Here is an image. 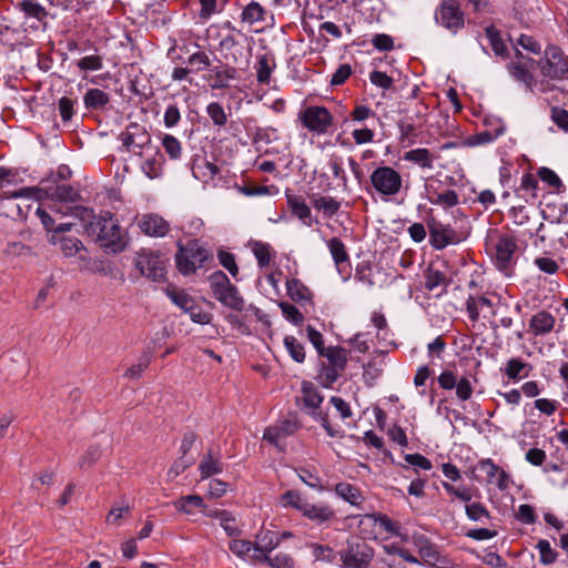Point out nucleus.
<instances>
[{"label":"nucleus","mask_w":568,"mask_h":568,"mask_svg":"<svg viewBox=\"0 0 568 568\" xmlns=\"http://www.w3.org/2000/svg\"><path fill=\"white\" fill-rule=\"evenodd\" d=\"M425 283L424 286L427 291L433 292L439 287H442L440 292L437 293V296H442L447 293V287L450 284V280L445 275L444 272L429 265L425 271Z\"/></svg>","instance_id":"obj_25"},{"label":"nucleus","mask_w":568,"mask_h":568,"mask_svg":"<svg viewBox=\"0 0 568 568\" xmlns=\"http://www.w3.org/2000/svg\"><path fill=\"white\" fill-rule=\"evenodd\" d=\"M310 416L318 422L321 424V426L325 429L326 434L329 436V437H333V438H344L345 436V432L337 427H333L329 423V419H328V414L326 412H317V409L315 410H312L308 413Z\"/></svg>","instance_id":"obj_43"},{"label":"nucleus","mask_w":568,"mask_h":568,"mask_svg":"<svg viewBox=\"0 0 568 568\" xmlns=\"http://www.w3.org/2000/svg\"><path fill=\"white\" fill-rule=\"evenodd\" d=\"M173 506L178 511L191 515L192 508H199L204 510L206 505L204 504L203 498L200 495H186L180 497L178 500L173 501Z\"/></svg>","instance_id":"obj_35"},{"label":"nucleus","mask_w":568,"mask_h":568,"mask_svg":"<svg viewBox=\"0 0 568 568\" xmlns=\"http://www.w3.org/2000/svg\"><path fill=\"white\" fill-rule=\"evenodd\" d=\"M286 290L287 295L296 303L304 304L312 302V292L298 278L287 280Z\"/></svg>","instance_id":"obj_27"},{"label":"nucleus","mask_w":568,"mask_h":568,"mask_svg":"<svg viewBox=\"0 0 568 568\" xmlns=\"http://www.w3.org/2000/svg\"><path fill=\"white\" fill-rule=\"evenodd\" d=\"M280 545V538L277 537L276 532L272 530H267L263 534H258L255 536L254 541V552L251 556V560L253 562L258 564V558H261V555L270 556L272 555L273 550Z\"/></svg>","instance_id":"obj_20"},{"label":"nucleus","mask_w":568,"mask_h":568,"mask_svg":"<svg viewBox=\"0 0 568 568\" xmlns=\"http://www.w3.org/2000/svg\"><path fill=\"white\" fill-rule=\"evenodd\" d=\"M374 191L384 200L396 196L403 187V179L398 171L388 165L377 166L369 175Z\"/></svg>","instance_id":"obj_6"},{"label":"nucleus","mask_w":568,"mask_h":568,"mask_svg":"<svg viewBox=\"0 0 568 568\" xmlns=\"http://www.w3.org/2000/svg\"><path fill=\"white\" fill-rule=\"evenodd\" d=\"M162 146L171 160L175 161L181 159L182 144L175 136L171 134H164L162 136Z\"/></svg>","instance_id":"obj_54"},{"label":"nucleus","mask_w":568,"mask_h":568,"mask_svg":"<svg viewBox=\"0 0 568 568\" xmlns=\"http://www.w3.org/2000/svg\"><path fill=\"white\" fill-rule=\"evenodd\" d=\"M77 65L81 71H99L103 68L102 57L97 54L83 57Z\"/></svg>","instance_id":"obj_64"},{"label":"nucleus","mask_w":568,"mask_h":568,"mask_svg":"<svg viewBox=\"0 0 568 568\" xmlns=\"http://www.w3.org/2000/svg\"><path fill=\"white\" fill-rule=\"evenodd\" d=\"M101 457V448L99 446H90L79 459L81 469L93 466Z\"/></svg>","instance_id":"obj_63"},{"label":"nucleus","mask_w":568,"mask_h":568,"mask_svg":"<svg viewBox=\"0 0 568 568\" xmlns=\"http://www.w3.org/2000/svg\"><path fill=\"white\" fill-rule=\"evenodd\" d=\"M327 247L338 274L342 276L344 282L347 281L351 277L352 266L345 244L339 237L335 236L327 242Z\"/></svg>","instance_id":"obj_16"},{"label":"nucleus","mask_w":568,"mask_h":568,"mask_svg":"<svg viewBox=\"0 0 568 568\" xmlns=\"http://www.w3.org/2000/svg\"><path fill=\"white\" fill-rule=\"evenodd\" d=\"M149 153L150 155L142 163L141 169L149 179H156L161 175L162 172V165L160 161L162 156L158 146L151 149Z\"/></svg>","instance_id":"obj_32"},{"label":"nucleus","mask_w":568,"mask_h":568,"mask_svg":"<svg viewBox=\"0 0 568 568\" xmlns=\"http://www.w3.org/2000/svg\"><path fill=\"white\" fill-rule=\"evenodd\" d=\"M176 245L175 264L184 276L195 274L199 268L210 267L214 261L213 253L200 240H190L185 244L179 241Z\"/></svg>","instance_id":"obj_2"},{"label":"nucleus","mask_w":568,"mask_h":568,"mask_svg":"<svg viewBox=\"0 0 568 568\" xmlns=\"http://www.w3.org/2000/svg\"><path fill=\"white\" fill-rule=\"evenodd\" d=\"M300 511L317 525L332 521L335 518L334 509L326 504H311L307 501L300 506Z\"/></svg>","instance_id":"obj_21"},{"label":"nucleus","mask_w":568,"mask_h":568,"mask_svg":"<svg viewBox=\"0 0 568 568\" xmlns=\"http://www.w3.org/2000/svg\"><path fill=\"white\" fill-rule=\"evenodd\" d=\"M272 247L267 243L254 242L252 245V252L257 261L260 267H266L270 265L272 260L271 254Z\"/></svg>","instance_id":"obj_52"},{"label":"nucleus","mask_w":568,"mask_h":568,"mask_svg":"<svg viewBox=\"0 0 568 568\" xmlns=\"http://www.w3.org/2000/svg\"><path fill=\"white\" fill-rule=\"evenodd\" d=\"M229 548L235 556L244 559L251 550H254V542L234 538L230 541Z\"/></svg>","instance_id":"obj_58"},{"label":"nucleus","mask_w":568,"mask_h":568,"mask_svg":"<svg viewBox=\"0 0 568 568\" xmlns=\"http://www.w3.org/2000/svg\"><path fill=\"white\" fill-rule=\"evenodd\" d=\"M438 385L444 390H452L456 388V396L458 400L466 402L471 398L474 386L469 376H460L450 371H443L437 377Z\"/></svg>","instance_id":"obj_11"},{"label":"nucleus","mask_w":568,"mask_h":568,"mask_svg":"<svg viewBox=\"0 0 568 568\" xmlns=\"http://www.w3.org/2000/svg\"><path fill=\"white\" fill-rule=\"evenodd\" d=\"M286 200L292 214L302 221L311 216V209L301 195L286 194Z\"/></svg>","instance_id":"obj_42"},{"label":"nucleus","mask_w":568,"mask_h":568,"mask_svg":"<svg viewBox=\"0 0 568 568\" xmlns=\"http://www.w3.org/2000/svg\"><path fill=\"white\" fill-rule=\"evenodd\" d=\"M60 244L65 256H74L77 253L85 250L82 241L72 236H62Z\"/></svg>","instance_id":"obj_57"},{"label":"nucleus","mask_w":568,"mask_h":568,"mask_svg":"<svg viewBox=\"0 0 568 568\" xmlns=\"http://www.w3.org/2000/svg\"><path fill=\"white\" fill-rule=\"evenodd\" d=\"M302 394L305 407L312 410L320 408L324 398L311 382L302 383Z\"/></svg>","instance_id":"obj_41"},{"label":"nucleus","mask_w":568,"mask_h":568,"mask_svg":"<svg viewBox=\"0 0 568 568\" xmlns=\"http://www.w3.org/2000/svg\"><path fill=\"white\" fill-rule=\"evenodd\" d=\"M428 201L434 205L450 209L459 203V196L455 190H446L444 193L429 191Z\"/></svg>","instance_id":"obj_39"},{"label":"nucleus","mask_w":568,"mask_h":568,"mask_svg":"<svg viewBox=\"0 0 568 568\" xmlns=\"http://www.w3.org/2000/svg\"><path fill=\"white\" fill-rule=\"evenodd\" d=\"M219 263L230 272L233 277H236L239 274V266L235 261V255L233 253L226 252L224 250H219L217 252Z\"/></svg>","instance_id":"obj_59"},{"label":"nucleus","mask_w":568,"mask_h":568,"mask_svg":"<svg viewBox=\"0 0 568 568\" xmlns=\"http://www.w3.org/2000/svg\"><path fill=\"white\" fill-rule=\"evenodd\" d=\"M206 114L215 126L222 128L227 122V114L223 105L219 102H211L206 106Z\"/></svg>","instance_id":"obj_55"},{"label":"nucleus","mask_w":568,"mask_h":568,"mask_svg":"<svg viewBox=\"0 0 568 568\" xmlns=\"http://www.w3.org/2000/svg\"><path fill=\"white\" fill-rule=\"evenodd\" d=\"M307 547L312 551L315 561L325 564H337L339 552L335 551L331 546L318 542H311Z\"/></svg>","instance_id":"obj_31"},{"label":"nucleus","mask_w":568,"mask_h":568,"mask_svg":"<svg viewBox=\"0 0 568 568\" xmlns=\"http://www.w3.org/2000/svg\"><path fill=\"white\" fill-rule=\"evenodd\" d=\"M528 366L529 364L521 358L513 357L507 361L504 368H500V372L506 375L508 379L517 382L528 375L527 373L521 375V372Z\"/></svg>","instance_id":"obj_40"},{"label":"nucleus","mask_w":568,"mask_h":568,"mask_svg":"<svg viewBox=\"0 0 568 568\" xmlns=\"http://www.w3.org/2000/svg\"><path fill=\"white\" fill-rule=\"evenodd\" d=\"M429 230V243L435 250H444L450 244L458 243L456 231L449 224H444L435 219L427 222Z\"/></svg>","instance_id":"obj_14"},{"label":"nucleus","mask_w":568,"mask_h":568,"mask_svg":"<svg viewBox=\"0 0 568 568\" xmlns=\"http://www.w3.org/2000/svg\"><path fill=\"white\" fill-rule=\"evenodd\" d=\"M122 145L128 152L143 156L148 154L155 145L152 144L151 134L146 129L138 123H131L124 132L120 134Z\"/></svg>","instance_id":"obj_8"},{"label":"nucleus","mask_w":568,"mask_h":568,"mask_svg":"<svg viewBox=\"0 0 568 568\" xmlns=\"http://www.w3.org/2000/svg\"><path fill=\"white\" fill-rule=\"evenodd\" d=\"M334 491L341 499L345 500L349 505L359 509L363 508L365 497L357 486L347 481H342L335 485Z\"/></svg>","instance_id":"obj_24"},{"label":"nucleus","mask_w":568,"mask_h":568,"mask_svg":"<svg viewBox=\"0 0 568 568\" xmlns=\"http://www.w3.org/2000/svg\"><path fill=\"white\" fill-rule=\"evenodd\" d=\"M504 132H505V125L504 124H499L493 131L485 130V131H480V132H477L474 135L468 136L465 143L468 146H476V145H480V144H488V143L494 142L500 135H503Z\"/></svg>","instance_id":"obj_33"},{"label":"nucleus","mask_w":568,"mask_h":568,"mask_svg":"<svg viewBox=\"0 0 568 568\" xmlns=\"http://www.w3.org/2000/svg\"><path fill=\"white\" fill-rule=\"evenodd\" d=\"M301 428V423L295 413H290L280 418L274 425L265 428L263 439L275 447H280L282 439L294 435Z\"/></svg>","instance_id":"obj_10"},{"label":"nucleus","mask_w":568,"mask_h":568,"mask_svg":"<svg viewBox=\"0 0 568 568\" xmlns=\"http://www.w3.org/2000/svg\"><path fill=\"white\" fill-rule=\"evenodd\" d=\"M72 215L85 223L84 230L93 236L95 243L105 254H120L129 245L128 233L120 226L118 217L110 211H101L98 215L92 209L74 206Z\"/></svg>","instance_id":"obj_1"},{"label":"nucleus","mask_w":568,"mask_h":568,"mask_svg":"<svg viewBox=\"0 0 568 568\" xmlns=\"http://www.w3.org/2000/svg\"><path fill=\"white\" fill-rule=\"evenodd\" d=\"M542 77L550 80H562L568 74V55L555 44H548L544 58L538 61Z\"/></svg>","instance_id":"obj_7"},{"label":"nucleus","mask_w":568,"mask_h":568,"mask_svg":"<svg viewBox=\"0 0 568 568\" xmlns=\"http://www.w3.org/2000/svg\"><path fill=\"white\" fill-rule=\"evenodd\" d=\"M300 120L310 132L323 135L329 131L334 118L327 108L311 105L300 113Z\"/></svg>","instance_id":"obj_9"},{"label":"nucleus","mask_w":568,"mask_h":568,"mask_svg":"<svg viewBox=\"0 0 568 568\" xmlns=\"http://www.w3.org/2000/svg\"><path fill=\"white\" fill-rule=\"evenodd\" d=\"M192 45L197 50L190 53L185 61L191 71L193 73H199L210 70L212 67V59L210 58V54L206 51L201 50V45L197 42L192 43Z\"/></svg>","instance_id":"obj_26"},{"label":"nucleus","mask_w":568,"mask_h":568,"mask_svg":"<svg viewBox=\"0 0 568 568\" xmlns=\"http://www.w3.org/2000/svg\"><path fill=\"white\" fill-rule=\"evenodd\" d=\"M378 525L385 532L390 535L399 534V525L382 513L365 514L359 519V527Z\"/></svg>","instance_id":"obj_23"},{"label":"nucleus","mask_w":568,"mask_h":568,"mask_svg":"<svg viewBox=\"0 0 568 568\" xmlns=\"http://www.w3.org/2000/svg\"><path fill=\"white\" fill-rule=\"evenodd\" d=\"M465 511L467 518L473 521L485 523L491 518L489 510L479 501L466 504Z\"/></svg>","instance_id":"obj_47"},{"label":"nucleus","mask_w":568,"mask_h":568,"mask_svg":"<svg viewBox=\"0 0 568 568\" xmlns=\"http://www.w3.org/2000/svg\"><path fill=\"white\" fill-rule=\"evenodd\" d=\"M166 295L174 305L186 312L194 303V298L183 290L166 288Z\"/></svg>","instance_id":"obj_49"},{"label":"nucleus","mask_w":568,"mask_h":568,"mask_svg":"<svg viewBox=\"0 0 568 568\" xmlns=\"http://www.w3.org/2000/svg\"><path fill=\"white\" fill-rule=\"evenodd\" d=\"M220 63L217 65L211 67L210 69V78L211 81L210 87L213 90H222L230 87V82L235 80L237 77V71L234 67L229 63Z\"/></svg>","instance_id":"obj_18"},{"label":"nucleus","mask_w":568,"mask_h":568,"mask_svg":"<svg viewBox=\"0 0 568 568\" xmlns=\"http://www.w3.org/2000/svg\"><path fill=\"white\" fill-rule=\"evenodd\" d=\"M278 306L287 321L292 322L295 325H300L304 322L303 314L293 304L288 302H281Z\"/></svg>","instance_id":"obj_61"},{"label":"nucleus","mask_w":568,"mask_h":568,"mask_svg":"<svg viewBox=\"0 0 568 568\" xmlns=\"http://www.w3.org/2000/svg\"><path fill=\"white\" fill-rule=\"evenodd\" d=\"M485 33L494 53L497 57L507 59L509 57V52L504 40L500 37V31L496 29L494 26H489L485 29Z\"/></svg>","instance_id":"obj_38"},{"label":"nucleus","mask_w":568,"mask_h":568,"mask_svg":"<svg viewBox=\"0 0 568 568\" xmlns=\"http://www.w3.org/2000/svg\"><path fill=\"white\" fill-rule=\"evenodd\" d=\"M51 196L61 202H77L80 199L78 191L69 184L54 186Z\"/></svg>","instance_id":"obj_56"},{"label":"nucleus","mask_w":568,"mask_h":568,"mask_svg":"<svg viewBox=\"0 0 568 568\" xmlns=\"http://www.w3.org/2000/svg\"><path fill=\"white\" fill-rule=\"evenodd\" d=\"M272 73V68L268 63L266 55H261L256 63V79L261 84H268Z\"/></svg>","instance_id":"obj_62"},{"label":"nucleus","mask_w":568,"mask_h":568,"mask_svg":"<svg viewBox=\"0 0 568 568\" xmlns=\"http://www.w3.org/2000/svg\"><path fill=\"white\" fill-rule=\"evenodd\" d=\"M320 356L327 359V364L339 372H344L347 365V351L341 346H329Z\"/></svg>","instance_id":"obj_30"},{"label":"nucleus","mask_w":568,"mask_h":568,"mask_svg":"<svg viewBox=\"0 0 568 568\" xmlns=\"http://www.w3.org/2000/svg\"><path fill=\"white\" fill-rule=\"evenodd\" d=\"M201 479H206L213 475L221 474L223 471V464L213 457L212 449H209L206 456L202 459L199 465Z\"/></svg>","instance_id":"obj_37"},{"label":"nucleus","mask_w":568,"mask_h":568,"mask_svg":"<svg viewBox=\"0 0 568 568\" xmlns=\"http://www.w3.org/2000/svg\"><path fill=\"white\" fill-rule=\"evenodd\" d=\"M264 8L258 2L252 1L246 7H244L241 13V20L242 22L253 24L256 22L264 21Z\"/></svg>","instance_id":"obj_44"},{"label":"nucleus","mask_w":568,"mask_h":568,"mask_svg":"<svg viewBox=\"0 0 568 568\" xmlns=\"http://www.w3.org/2000/svg\"><path fill=\"white\" fill-rule=\"evenodd\" d=\"M342 375V372L335 369V367L328 365L325 362H321V368L316 376V381L325 388H329Z\"/></svg>","instance_id":"obj_46"},{"label":"nucleus","mask_w":568,"mask_h":568,"mask_svg":"<svg viewBox=\"0 0 568 568\" xmlns=\"http://www.w3.org/2000/svg\"><path fill=\"white\" fill-rule=\"evenodd\" d=\"M487 245H490L491 260L496 268L504 275L511 276L517 264L518 245L515 236L494 230L488 235Z\"/></svg>","instance_id":"obj_3"},{"label":"nucleus","mask_w":568,"mask_h":568,"mask_svg":"<svg viewBox=\"0 0 568 568\" xmlns=\"http://www.w3.org/2000/svg\"><path fill=\"white\" fill-rule=\"evenodd\" d=\"M536 549L539 551V562L542 566H550L558 559V551L551 547L549 540L539 539Z\"/></svg>","instance_id":"obj_45"},{"label":"nucleus","mask_w":568,"mask_h":568,"mask_svg":"<svg viewBox=\"0 0 568 568\" xmlns=\"http://www.w3.org/2000/svg\"><path fill=\"white\" fill-rule=\"evenodd\" d=\"M374 558V549L358 536L346 540V548L339 552L341 566L346 568H368Z\"/></svg>","instance_id":"obj_5"},{"label":"nucleus","mask_w":568,"mask_h":568,"mask_svg":"<svg viewBox=\"0 0 568 568\" xmlns=\"http://www.w3.org/2000/svg\"><path fill=\"white\" fill-rule=\"evenodd\" d=\"M412 541L417 548L420 559L425 565L436 567L444 562L437 545H435L426 535L414 534Z\"/></svg>","instance_id":"obj_17"},{"label":"nucleus","mask_w":568,"mask_h":568,"mask_svg":"<svg viewBox=\"0 0 568 568\" xmlns=\"http://www.w3.org/2000/svg\"><path fill=\"white\" fill-rule=\"evenodd\" d=\"M83 103L88 110H102L110 103V95L101 89H89L83 95Z\"/></svg>","instance_id":"obj_28"},{"label":"nucleus","mask_w":568,"mask_h":568,"mask_svg":"<svg viewBox=\"0 0 568 568\" xmlns=\"http://www.w3.org/2000/svg\"><path fill=\"white\" fill-rule=\"evenodd\" d=\"M152 361V352L145 351L142 353V355L139 357V361L136 364L131 365L124 376L131 379H138L142 376V373L150 366Z\"/></svg>","instance_id":"obj_48"},{"label":"nucleus","mask_w":568,"mask_h":568,"mask_svg":"<svg viewBox=\"0 0 568 568\" xmlns=\"http://www.w3.org/2000/svg\"><path fill=\"white\" fill-rule=\"evenodd\" d=\"M555 324V316L550 312L541 310L529 320V332L534 336H545L554 331Z\"/></svg>","instance_id":"obj_22"},{"label":"nucleus","mask_w":568,"mask_h":568,"mask_svg":"<svg viewBox=\"0 0 568 568\" xmlns=\"http://www.w3.org/2000/svg\"><path fill=\"white\" fill-rule=\"evenodd\" d=\"M284 345L290 356L296 363H303L305 361V349L303 344L294 336H285Z\"/></svg>","instance_id":"obj_51"},{"label":"nucleus","mask_w":568,"mask_h":568,"mask_svg":"<svg viewBox=\"0 0 568 568\" xmlns=\"http://www.w3.org/2000/svg\"><path fill=\"white\" fill-rule=\"evenodd\" d=\"M313 205L328 217L335 215L341 207V203L332 196H320L314 200Z\"/></svg>","instance_id":"obj_50"},{"label":"nucleus","mask_w":568,"mask_h":568,"mask_svg":"<svg viewBox=\"0 0 568 568\" xmlns=\"http://www.w3.org/2000/svg\"><path fill=\"white\" fill-rule=\"evenodd\" d=\"M135 267L153 282L160 283L166 280L165 262L160 254L152 252L139 254L135 258Z\"/></svg>","instance_id":"obj_12"},{"label":"nucleus","mask_w":568,"mask_h":568,"mask_svg":"<svg viewBox=\"0 0 568 568\" xmlns=\"http://www.w3.org/2000/svg\"><path fill=\"white\" fill-rule=\"evenodd\" d=\"M139 229L149 236L163 237L170 230V224L158 214H145L138 222Z\"/></svg>","instance_id":"obj_19"},{"label":"nucleus","mask_w":568,"mask_h":568,"mask_svg":"<svg viewBox=\"0 0 568 568\" xmlns=\"http://www.w3.org/2000/svg\"><path fill=\"white\" fill-rule=\"evenodd\" d=\"M436 21L453 33L464 27V12L456 0H444L436 11Z\"/></svg>","instance_id":"obj_13"},{"label":"nucleus","mask_w":568,"mask_h":568,"mask_svg":"<svg viewBox=\"0 0 568 568\" xmlns=\"http://www.w3.org/2000/svg\"><path fill=\"white\" fill-rule=\"evenodd\" d=\"M258 558V564H264L270 568H295L294 558L286 552H277L275 555Z\"/></svg>","instance_id":"obj_36"},{"label":"nucleus","mask_w":568,"mask_h":568,"mask_svg":"<svg viewBox=\"0 0 568 568\" xmlns=\"http://www.w3.org/2000/svg\"><path fill=\"white\" fill-rule=\"evenodd\" d=\"M18 8L27 18H33L39 22L47 19L49 12L38 0H22Z\"/></svg>","instance_id":"obj_34"},{"label":"nucleus","mask_w":568,"mask_h":568,"mask_svg":"<svg viewBox=\"0 0 568 568\" xmlns=\"http://www.w3.org/2000/svg\"><path fill=\"white\" fill-rule=\"evenodd\" d=\"M536 63L538 64L534 59L513 60L506 69L515 81L523 83L526 90L532 92L537 83L532 73Z\"/></svg>","instance_id":"obj_15"},{"label":"nucleus","mask_w":568,"mask_h":568,"mask_svg":"<svg viewBox=\"0 0 568 568\" xmlns=\"http://www.w3.org/2000/svg\"><path fill=\"white\" fill-rule=\"evenodd\" d=\"M403 159L420 166L422 169H433L435 155L428 149L418 148L406 152Z\"/></svg>","instance_id":"obj_29"},{"label":"nucleus","mask_w":568,"mask_h":568,"mask_svg":"<svg viewBox=\"0 0 568 568\" xmlns=\"http://www.w3.org/2000/svg\"><path fill=\"white\" fill-rule=\"evenodd\" d=\"M213 296L224 306L241 312L244 308V298L235 285L223 271H215L209 276Z\"/></svg>","instance_id":"obj_4"},{"label":"nucleus","mask_w":568,"mask_h":568,"mask_svg":"<svg viewBox=\"0 0 568 568\" xmlns=\"http://www.w3.org/2000/svg\"><path fill=\"white\" fill-rule=\"evenodd\" d=\"M239 44L237 40L233 34H226L223 37L219 43V48L222 52H226L223 54V58L226 61H232L233 63L237 62V58L235 54L231 53V51Z\"/></svg>","instance_id":"obj_60"},{"label":"nucleus","mask_w":568,"mask_h":568,"mask_svg":"<svg viewBox=\"0 0 568 568\" xmlns=\"http://www.w3.org/2000/svg\"><path fill=\"white\" fill-rule=\"evenodd\" d=\"M355 278L366 285L367 287H373L375 285L373 267L371 262L362 261L356 265L355 268Z\"/></svg>","instance_id":"obj_53"}]
</instances>
